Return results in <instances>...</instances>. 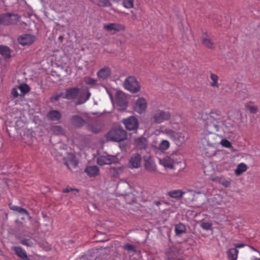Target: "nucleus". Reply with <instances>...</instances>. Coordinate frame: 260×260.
<instances>
[{"mask_svg": "<svg viewBox=\"0 0 260 260\" xmlns=\"http://www.w3.org/2000/svg\"><path fill=\"white\" fill-rule=\"evenodd\" d=\"M221 126H223L224 133L229 134L233 133L239 125L231 118L223 121L222 116L219 111H211L207 115L204 127L205 131L208 134H211L220 131Z\"/></svg>", "mask_w": 260, "mask_h": 260, "instance_id": "obj_1", "label": "nucleus"}, {"mask_svg": "<svg viewBox=\"0 0 260 260\" xmlns=\"http://www.w3.org/2000/svg\"><path fill=\"white\" fill-rule=\"evenodd\" d=\"M158 131L160 133L166 135L178 146L183 145L189 138L188 133L185 130L176 132L171 128H165L162 126Z\"/></svg>", "mask_w": 260, "mask_h": 260, "instance_id": "obj_2", "label": "nucleus"}, {"mask_svg": "<svg viewBox=\"0 0 260 260\" xmlns=\"http://www.w3.org/2000/svg\"><path fill=\"white\" fill-rule=\"evenodd\" d=\"M126 137V132L120 128L112 129L106 135L107 140L115 142L122 141Z\"/></svg>", "mask_w": 260, "mask_h": 260, "instance_id": "obj_3", "label": "nucleus"}, {"mask_svg": "<svg viewBox=\"0 0 260 260\" xmlns=\"http://www.w3.org/2000/svg\"><path fill=\"white\" fill-rule=\"evenodd\" d=\"M171 113L168 111L157 109L154 111L151 116V120L155 123H161L170 119Z\"/></svg>", "mask_w": 260, "mask_h": 260, "instance_id": "obj_4", "label": "nucleus"}, {"mask_svg": "<svg viewBox=\"0 0 260 260\" xmlns=\"http://www.w3.org/2000/svg\"><path fill=\"white\" fill-rule=\"evenodd\" d=\"M123 86L126 90L132 93H137L141 89L139 82L133 76H129L125 79Z\"/></svg>", "mask_w": 260, "mask_h": 260, "instance_id": "obj_5", "label": "nucleus"}, {"mask_svg": "<svg viewBox=\"0 0 260 260\" xmlns=\"http://www.w3.org/2000/svg\"><path fill=\"white\" fill-rule=\"evenodd\" d=\"M190 192L192 196V198L191 199V201H194V196L195 193L197 194L201 193V191L194 192L192 189H188L186 191H182L180 189L177 190H172L168 191L167 193V196H169L170 198L176 199H180L183 195L187 192Z\"/></svg>", "mask_w": 260, "mask_h": 260, "instance_id": "obj_6", "label": "nucleus"}, {"mask_svg": "<svg viewBox=\"0 0 260 260\" xmlns=\"http://www.w3.org/2000/svg\"><path fill=\"white\" fill-rule=\"evenodd\" d=\"M115 100L118 111H123L126 109L127 106V101L123 92H117L116 94Z\"/></svg>", "mask_w": 260, "mask_h": 260, "instance_id": "obj_7", "label": "nucleus"}, {"mask_svg": "<svg viewBox=\"0 0 260 260\" xmlns=\"http://www.w3.org/2000/svg\"><path fill=\"white\" fill-rule=\"evenodd\" d=\"M174 154L170 156H167L162 158H159V162L166 169L174 170V164L175 162Z\"/></svg>", "mask_w": 260, "mask_h": 260, "instance_id": "obj_8", "label": "nucleus"}, {"mask_svg": "<svg viewBox=\"0 0 260 260\" xmlns=\"http://www.w3.org/2000/svg\"><path fill=\"white\" fill-rule=\"evenodd\" d=\"M17 15L11 13H6L0 15V23L4 25H10L17 21Z\"/></svg>", "mask_w": 260, "mask_h": 260, "instance_id": "obj_9", "label": "nucleus"}, {"mask_svg": "<svg viewBox=\"0 0 260 260\" xmlns=\"http://www.w3.org/2000/svg\"><path fill=\"white\" fill-rule=\"evenodd\" d=\"M125 127L128 130H135L138 127V121L136 118L131 116L122 120Z\"/></svg>", "mask_w": 260, "mask_h": 260, "instance_id": "obj_10", "label": "nucleus"}, {"mask_svg": "<svg viewBox=\"0 0 260 260\" xmlns=\"http://www.w3.org/2000/svg\"><path fill=\"white\" fill-rule=\"evenodd\" d=\"M142 157L138 153L133 154L128 161V167L131 169L138 168L141 166Z\"/></svg>", "mask_w": 260, "mask_h": 260, "instance_id": "obj_11", "label": "nucleus"}, {"mask_svg": "<svg viewBox=\"0 0 260 260\" xmlns=\"http://www.w3.org/2000/svg\"><path fill=\"white\" fill-rule=\"evenodd\" d=\"M104 28L108 31L114 30L116 32L123 31L125 29L124 25L118 23H111L104 25Z\"/></svg>", "mask_w": 260, "mask_h": 260, "instance_id": "obj_12", "label": "nucleus"}, {"mask_svg": "<svg viewBox=\"0 0 260 260\" xmlns=\"http://www.w3.org/2000/svg\"><path fill=\"white\" fill-rule=\"evenodd\" d=\"M115 157L112 155H102L97 159V163L101 166L110 165L114 161Z\"/></svg>", "mask_w": 260, "mask_h": 260, "instance_id": "obj_13", "label": "nucleus"}, {"mask_svg": "<svg viewBox=\"0 0 260 260\" xmlns=\"http://www.w3.org/2000/svg\"><path fill=\"white\" fill-rule=\"evenodd\" d=\"M147 108L146 100L143 98H139L135 106V110L136 112L139 113H142L145 111Z\"/></svg>", "mask_w": 260, "mask_h": 260, "instance_id": "obj_14", "label": "nucleus"}, {"mask_svg": "<svg viewBox=\"0 0 260 260\" xmlns=\"http://www.w3.org/2000/svg\"><path fill=\"white\" fill-rule=\"evenodd\" d=\"M34 36L30 35H24L18 38V41L19 44L23 46L31 44L35 41Z\"/></svg>", "mask_w": 260, "mask_h": 260, "instance_id": "obj_15", "label": "nucleus"}, {"mask_svg": "<svg viewBox=\"0 0 260 260\" xmlns=\"http://www.w3.org/2000/svg\"><path fill=\"white\" fill-rule=\"evenodd\" d=\"M111 74V70L108 67L101 69L97 73V76L100 79H107Z\"/></svg>", "mask_w": 260, "mask_h": 260, "instance_id": "obj_16", "label": "nucleus"}, {"mask_svg": "<svg viewBox=\"0 0 260 260\" xmlns=\"http://www.w3.org/2000/svg\"><path fill=\"white\" fill-rule=\"evenodd\" d=\"M15 254L23 260H29L26 252L22 248L18 246H14L12 248Z\"/></svg>", "mask_w": 260, "mask_h": 260, "instance_id": "obj_17", "label": "nucleus"}, {"mask_svg": "<svg viewBox=\"0 0 260 260\" xmlns=\"http://www.w3.org/2000/svg\"><path fill=\"white\" fill-rule=\"evenodd\" d=\"M79 89L77 87L70 88L67 90L63 98L69 100L74 99L79 94Z\"/></svg>", "mask_w": 260, "mask_h": 260, "instance_id": "obj_18", "label": "nucleus"}, {"mask_svg": "<svg viewBox=\"0 0 260 260\" xmlns=\"http://www.w3.org/2000/svg\"><path fill=\"white\" fill-rule=\"evenodd\" d=\"M134 145L138 149H145L147 145V140L144 137L138 138L135 140Z\"/></svg>", "mask_w": 260, "mask_h": 260, "instance_id": "obj_19", "label": "nucleus"}, {"mask_svg": "<svg viewBox=\"0 0 260 260\" xmlns=\"http://www.w3.org/2000/svg\"><path fill=\"white\" fill-rule=\"evenodd\" d=\"M85 172L90 177H94L99 174V168L95 165L87 166Z\"/></svg>", "mask_w": 260, "mask_h": 260, "instance_id": "obj_20", "label": "nucleus"}, {"mask_svg": "<svg viewBox=\"0 0 260 260\" xmlns=\"http://www.w3.org/2000/svg\"><path fill=\"white\" fill-rule=\"evenodd\" d=\"M47 116L51 121H56L59 120L61 118V114L57 110H52L48 113Z\"/></svg>", "mask_w": 260, "mask_h": 260, "instance_id": "obj_21", "label": "nucleus"}, {"mask_svg": "<svg viewBox=\"0 0 260 260\" xmlns=\"http://www.w3.org/2000/svg\"><path fill=\"white\" fill-rule=\"evenodd\" d=\"M72 123L77 127L82 126L84 123V119L79 115H75L71 118Z\"/></svg>", "mask_w": 260, "mask_h": 260, "instance_id": "obj_22", "label": "nucleus"}, {"mask_svg": "<svg viewBox=\"0 0 260 260\" xmlns=\"http://www.w3.org/2000/svg\"><path fill=\"white\" fill-rule=\"evenodd\" d=\"M144 166L148 171H154L155 169V165L152 159L149 157L145 159Z\"/></svg>", "mask_w": 260, "mask_h": 260, "instance_id": "obj_23", "label": "nucleus"}, {"mask_svg": "<svg viewBox=\"0 0 260 260\" xmlns=\"http://www.w3.org/2000/svg\"><path fill=\"white\" fill-rule=\"evenodd\" d=\"M210 78L212 81L210 83V86L214 88H218L219 86L218 76L216 74L211 73Z\"/></svg>", "mask_w": 260, "mask_h": 260, "instance_id": "obj_24", "label": "nucleus"}, {"mask_svg": "<svg viewBox=\"0 0 260 260\" xmlns=\"http://www.w3.org/2000/svg\"><path fill=\"white\" fill-rule=\"evenodd\" d=\"M239 253L238 250L236 248H231L227 251L228 258L230 260H236Z\"/></svg>", "mask_w": 260, "mask_h": 260, "instance_id": "obj_25", "label": "nucleus"}, {"mask_svg": "<svg viewBox=\"0 0 260 260\" xmlns=\"http://www.w3.org/2000/svg\"><path fill=\"white\" fill-rule=\"evenodd\" d=\"M247 169V167L246 165L241 162L238 165L237 168L235 169V173L237 176H239L245 172Z\"/></svg>", "mask_w": 260, "mask_h": 260, "instance_id": "obj_26", "label": "nucleus"}, {"mask_svg": "<svg viewBox=\"0 0 260 260\" xmlns=\"http://www.w3.org/2000/svg\"><path fill=\"white\" fill-rule=\"evenodd\" d=\"M202 44L205 47L211 49H213L215 47L214 42L212 41L211 39L206 37L203 38Z\"/></svg>", "mask_w": 260, "mask_h": 260, "instance_id": "obj_27", "label": "nucleus"}, {"mask_svg": "<svg viewBox=\"0 0 260 260\" xmlns=\"http://www.w3.org/2000/svg\"><path fill=\"white\" fill-rule=\"evenodd\" d=\"M102 128L103 124L98 121L94 122L90 127V130L94 133H99Z\"/></svg>", "mask_w": 260, "mask_h": 260, "instance_id": "obj_28", "label": "nucleus"}, {"mask_svg": "<svg viewBox=\"0 0 260 260\" xmlns=\"http://www.w3.org/2000/svg\"><path fill=\"white\" fill-rule=\"evenodd\" d=\"M0 54L5 58H9L11 56L10 49L5 46H0Z\"/></svg>", "mask_w": 260, "mask_h": 260, "instance_id": "obj_29", "label": "nucleus"}, {"mask_svg": "<svg viewBox=\"0 0 260 260\" xmlns=\"http://www.w3.org/2000/svg\"><path fill=\"white\" fill-rule=\"evenodd\" d=\"M50 130L56 135H62L64 134L63 129L59 125H53Z\"/></svg>", "mask_w": 260, "mask_h": 260, "instance_id": "obj_30", "label": "nucleus"}, {"mask_svg": "<svg viewBox=\"0 0 260 260\" xmlns=\"http://www.w3.org/2000/svg\"><path fill=\"white\" fill-rule=\"evenodd\" d=\"M175 231L176 235H181L186 231V228L182 223H179L175 225Z\"/></svg>", "mask_w": 260, "mask_h": 260, "instance_id": "obj_31", "label": "nucleus"}, {"mask_svg": "<svg viewBox=\"0 0 260 260\" xmlns=\"http://www.w3.org/2000/svg\"><path fill=\"white\" fill-rule=\"evenodd\" d=\"M10 209L12 210L16 211L21 214H25L27 215H28V211L26 210H25V209H24L21 207H19V206H12L10 207Z\"/></svg>", "mask_w": 260, "mask_h": 260, "instance_id": "obj_32", "label": "nucleus"}, {"mask_svg": "<svg viewBox=\"0 0 260 260\" xmlns=\"http://www.w3.org/2000/svg\"><path fill=\"white\" fill-rule=\"evenodd\" d=\"M170 146V142L166 140H163L159 145V148L161 150H167Z\"/></svg>", "mask_w": 260, "mask_h": 260, "instance_id": "obj_33", "label": "nucleus"}, {"mask_svg": "<svg viewBox=\"0 0 260 260\" xmlns=\"http://www.w3.org/2000/svg\"><path fill=\"white\" fill-rule=\"evenodd\" d=\"M18 88L21 92V95H24L25 93L28 92L30 90L29 86L26 84H22L20 85Z\"/></svg>", "mask_w": 260, "mask_h": 260, "instance_id": "obj_34", "label": "nucleus"}, {"mask_svg": "<svg viewBox=\"0 0 260 260\" xmlns=\"http://www.w3.org/2000/svg\"><path fill=\"white\" fill-rule=\"evenodd\" d=\"M170 123L173 128H176V127L174 126V125L179 124L181 123V116L180 115L176 116L170 120Z\"/></svg>", "mask_w": 260, "mask_h": 260, "instance_id": "obj_35", "label": "nucleus"}, {"mask_svg": "<svg viewBox=\"0 0 260 260\" xmlns=\"http://www.w3.org/2000/svg\"><path fill=\"white\" fill-rule=\"evenodd\" d=\"M96 4L98 6L104 7H111L112 6L110 0H98Z\"/></svg>", "mask_w": 260, "mask_h": 260, "instance_id": "obj_36", "label": "nucleus"}, {"mask_svg": "<svg viewBox=\"0 0 260 260\" xmlns=\"http://www.w3.org/2000/svg\"><path fill=\"white\" fill-rule=\"evenodd\" d=\"M245 107L251 113L255 114L258 112V108L257 106H250L248 103L245 104Z\"/></svg>", "mask_w": 260, "mask_h": 260, "instance_id": "obj_37", "label": "nucleus"}, {"mask_svg": "<svg viewBox=\"0 0 260 260\" xmlns=\"http://www.w3.org/2000/svg\"><path fill=\"white\" fill-rule=\"evenodd\" d=\"M134 0H122V6L126 9H131L134 7Z\"/></svg>", "mask_w": 260, "mask_h": 260, "instance_id": "obj_38", "label": "nucleus"}, {"mask_svg": "<svg viewBox=\"0 0 260 260\" xmlns=\"http://www.w3.org/2000/svg\"><path fill=\"white\" fill-rule=\"evenodd\" d=\"M66 164L69 169H71L72 168H75L77 166L78 161L74 158H73L67 161L66 162Z\"/></svg>", "mask_w": 260, "mask_h": 260, "instance_id": "obj_39", "label": "nucleus"}, {"mask_svg": "<svg viewBox=\"0 0 260 260\" xmlns=\"http://www.w3.org/2000/svg\"><path fill=\"white\" fill-rule=\"evenodd\" d=\"M21 244L23 245L32 247L34 245V241L31 239H22L20 241Z\"/></svg>", "mask_w": 260, "mask_h": 260, "instance_id": "obj_40", "label": "nucleus"}, {"mask_svg": "<svg viewBox=\"0 0 260 260\" xmlns=\"http://www.w3.org/2000/svg\"><path fill=\"white\" fill-rule=\"evenodd\" d=\"M111 172L113 177H117L121 172V169L120 168H113L111 169Z\"/></svg>", "mask_w": 260, "mask_h": 260, "instance_id": "obj_41", "label": "nucleus"}, {"mask_svg": "<svg viewBox=\"0 0 260 260\" xmlns=\"http://www.w3.org/2000/svg\"><path fill=\"white\" fill-rule=\"evenodd\" d=\"M212 223L209 222H203L201 224V227L205 230H209L212 228Z\"/></svg>", "mask_w": 260, "mask_h": 260, "instance_id": "obj_42", "label": "nucleus"}, {"mask_svg": "<svg viewBox=\"0 0 260 260\" xmlns=\"http://www.w3.org/2000/svg\"><path fill=\"white\" fill-rule=\"evenodd\" d=\"M220 144L225 148H230L232 147L231 142L226 139H222L221 141Z\"/></svg>", "mask_w": 260, "mask_h": 260, "instance_id": "obj_43", "label": "nucleus"}, {"mask_svg": "<svg viewBox=\"0 0 260 260\" xmlns=\"http://www.w3.org/2000/svg\"><path fill=\"white\" fill-rule=\"evenodd\" d=\"M219 183L224 186V187H229L230 186L231 183V180H226L224 179H221L219 180Z\"/></svg>", "mask_w": 260, "mask_h": 260, "instance_id": "obj_44", "label": "nucleus"}, {"mask_svg": "<svg viewBox=\"0 0 260 260\" xmlns=\"http://www.w3.org/2000/svg\"><path fill=\"white\" fill-rule=\"evenodd\" d=\"M97 82V80L95 79L88 77L86 79L85 82L87 84L89 85H95Z\"/></svg>", "mask_w": 260, "mask_h": 260, "instance_id": "obj_45", "label": "nucleus"}, {"mask_svg": "<svg viewBox=\"0 0 260 260\" xmlns=\"http://www.w3.org/2000/svg\"><path fill=\"white\" fill-rule=\"evenodd\" d=\"M124 248L126 250H127L128 251H135V247L133 245L129 244H126L124 245Z\"/></svg>", "mask_w": 260, "mask_h": 260, "instance_id": "obj_46", "label": "nucleus"}, {"mask_svg": "<svg viewBox=\"0 0 260 260\" xmlns=\"http://www.w3.org/2000/svg\"><path fill=\"white\" fill-rule=\"evenodd\" d=\"M11 93H12V95L15 98L17 97L19 95V93H18V91H17V89L16 88H13L12 89Z\"/></svg>", "mask_w": 260, "mask_h": 260, "instance_id": "obj_47", "label": "nucleus"}, {"mask_svg": "<svg viewBox=\"0 0 260 260\" xmlns=\"http://www.w3.org/2000/svg\"><path fill=\"white\" fill-rule=\"evenodd\" d=\"M75 190L77 191H79V190L78 189L67 187V188L63 189V192H69L71 191Z\"/></svg>", "mask_w": 260, "mask_h": 260, "instance_id": "obj_48", "label": "nucleus"}, {"mask_svg": "<svg viewBox=\"0 0 260 260\" xmlns=\"http://www.w3.org/2000/svg\"><path fill=\"white\" fill-rule=\"evenodd\" d=\"M90 96V92H88L87 93L86 98L82 101L81 100V101H78V104H82L85 103L86 101H87L89 99Z\"/></svg>", "mask_w": 260, "mask_h": 260, "instance_id": "obj_49", "label": "nucleus"}, {"mask_svg": "<svg viewBox=\"0 0 260 260\" xmlns=\"http://www.w3.org/2000/svg\"><path fill=\"white\" fill-rule=\"evenodd\" d=\"M235 248H240L244 247L246 245L244 243H235L234 244Z\"/></svg>", "mask_w": 260, "mask_h": 260, "instance_id": "obj_50", "label": "nucleus"}, {"mask_svg": "<svg viewBox=\"0 0 260 260\" xmlns=\"http://www.w3.org/2000/svg\"><path fill=\"white\" fill-rule=\"evenodd\" d=\"M61 94H62V93H60V94L56 95L54 96H52L51 99V100L52 101L58 100L59 99V98L61 96Z\"/></svg>", "mask_w": 260, "mask_h": 260, "instance_id": "obj_51", "label": "nucleus"}, {"mask_svg": "<svg viewBox=\"0 0 260 260\" xmlns=\"http://www.w3.org/2000/svg\"><path fill=\"white\" fill-rule=\"evenodd\" d=\"M154 204L157 206H159V205H161V203L160 202V201H155L154 202Z\"/></svg>", "mask_w": 260, "mask_h": 260, "instance_id": "obj_52", "label": "nucleus"}, {"mask_svg": "<svg viewBox=\"0 0 260 260\" xmlns=\"http://www.w3.org/2000/svg\"><path fill=\"white\" fill-rule=\"evenodd\" d=\"M249 247L252 250L257 252L260 254V252L257 249H255L254 247L251 246H249Z\"/></svg>", "mask_w": 260, "mask_h": 260, "instance_id": "obj_53", "label": "nucleus"}, {"mask_svg": "<svg viewBox=\"0 0 260 260\" xmlns=\"http://www.w3.org/2000/svg\"><path fill=\"white\" fill-rule=\"evenodd\" d=\"M251 260H260V258H257L255 256H253L252 258H251Z\"/></svg>", "mask_w": 260, "mask_h": 260, "instance_id": "obj_54", "label": "nucleus"}]
</instances>
